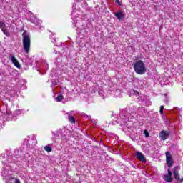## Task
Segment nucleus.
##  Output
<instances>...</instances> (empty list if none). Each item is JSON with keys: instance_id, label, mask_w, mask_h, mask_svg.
<instances>
[{"instance_id": "nucleus-20", "label": "nucleus", "mask_w": 183, "mask_h": 183, "mask_svg": "<svg viewBox=\"0 0 183 183\" xmlns=\"http://www.w3.org/2000/svg\"><path fill=\"white\" fill-rule=\"evenodd\" d=\"M13 178H12V177H11V179H12Z\"/></svg>"}, {"instance_id": "nucleus-14", "label": "nucleus", "mask_w": 183, "mask_h": 183, "mask_svg": "<svg viewBox=\"0 0 183 183\" xmlns=\"http://www.w3.org/2000/svg\"><path fill=\"white\" fill-rule=\"evenodd\" d=\"M4 28H5V23L0 21V29H1V31H3Z\"/></svg>"}, {"instance_id": "nucleus-8", "label": "nucleus", "mask_w": 183, "mask_h": 183, "mask_svg": "<svg viewBox=\"0 0 183 183\" xmlns=\"http://www.w3.org/2000/svg\"><path fill=\"white\" fill-rule=\"evenodd\" d=\"M179 168V167H178V166H176L173 169V175H174V179H176V181H179V173L178 172Z\"/></svg>"}, {"instance_id": "nucleus-16", "label": "nucleus", "mask_w": 183, "mask_h": 183, "mask_svg": "<svg viewBox=\"0 0 183 183\" xmlns=\"http://www.w3.org/2000/svg\"><path fill=\"white\" fill-rule=\"evenodd\" d=\"M144 134H145V137H147V138L149 137V133L148 132V130H144Z\"/></svg>"}, {"instance_id": "nucleus-7", "label": "nucleus", "mask_w": 183, "mask_h": 183, "mask_svg": "<svg viewBox=\"0 0 183 183\" xmlns=\"http://www.w3.org/2000/svg\"><path fill=\"white\" fill-rule=\"evenodd\" d=\"M11 61L12 64H14V66H16V68L21 69V64H19V61H18V59H16L15 56H11Z\"/></svg>"}, {"instance_id": "nucleus-12", "label": "nucleus", "mask_w": 183, "mask_h": 183, "mask_svg": "<svg viewBox=\"0 0 183 183\" xmlns=\"http://www.w3.org/2000/svg\"><path fill=\"white\" fill-rule=\"evenodd\" d=\"M44 150L46 151V152H52V147L49 145H46L44 147Z\"/></svg>"}, {"instance_id": "nucleus-2", "label": "nucleus", "mask_w": 183, "mask_h": 183, "mask_svg": "<svg viewBox=\"0 0 183 183\" xmlns=\"http://www.w3.org/2000/svg\"><path fill=\"white\" fill-rule=\"evenodd\" d=\"M23 36V49L25 54H29L31 52V36L25 34V32L22 34Z\"/></svg>"}, {"instance_id": "nucleus-11", "label": "nucleus", "mask_w": 183, "mask_h": 183, "mask_svg": "<svg viewBox=\"0 0 183 183\" xmlns=\"http://www.w3.org/2000/svg\"><path fill=\"white\" fill-rule=\"evenodd\" d=\"M1 31L4 34V35H6V36H7L8 38H9V36H11V34L9 33V31H8V29H4Z\"/></svg>"}, {"instance_id": "nucleus-17", "label": "nucleus", "mask_w": 183, "mask_h": 183, "mask_svg": "<svg viewBox=\"0 0 183 183\" xmlns=\"http://www.w3.org/2000/svg\"><path fill=\"white\" fill-rule=\"evenodd\" d=\"M15 183H21V181L18 179H16Z\"/></svg>"}, {"instance_id": "nucleus-3", "label": "nucleus", "mask_w": 183, "mask_h": 183, "mask_svg": "<svg viewBox=\"0 0 183 183\" xmlns=\"http://www.w3.org/2000/svg\"><path fill=\"white\" fill-rule=\"evenodd\" d=\"M166 162L167 164V167L169 169H171L172 167V165H174V158L172 157V154H171V152H166Z\"/></svg>"}, {"instance_id": "nucleus-18", "label": "nucleus", "mask_w": 183, "mask_h": 183, "mask_svg": "<svg viewBox=\"0 0 183 183\" xmlns=\"http://www.w3.org/2000/svg\"><path fill=\"white\" fill-rule=\"evenodd\" d=\"M117 4H118L119 5H121V2L119 1V0H116Z\"/></svg>"}, {"instance_id": "nucleus-10", "label": "nucleus", "mask_w": 183, "mask_h": 183, "mask_svg": "<svg viewBox=\"0 0 183 183\" xmlns=\"http://www.w3.org/2000/svg\"><path fill=\"white\" fill-rule=\"evenodd\" d=\"M68 115V120L69 121V122H71V124H75V118L74 117V116H72V114H70L69 113H67Z\"/></svg>"}, {"instance_id": "nucleus-13", "label": "nucleus", "mask_w": 183, "mask_h": 183, "mask_svg": "<svg viewBox=\"0 0 183 183\" xmlns=\"http://www.w3.org/2000/svg\"><path fill=\"white\" fill-rule=\"evenodd\" d=\"M62 99H64V96L62 94L57 96V97L56 98V101L57 102H61V101H62Z\"/></svg>"}, {"instance_id": "nucleus-15", "label": "nucleus", "mask_w": 183, "mask_h": 183, "mask_svg": "<svg viewBox=\"0 0 183 183\" xmlns=\"http://www.w3.org/2000/svg\"><path fill=\"white\" fill-rule=\"evenodd\" d=\"M160 114L162 115L164 114V106L160 107Z\"/></svg>"}, {"instance_id": "nucleus-1", "label": "nucleus", "mask_w": 183, "mask_h": 183, "mask_svg": "<svg viewBox=\"0 0 183 183\" xmlns=\"http://www.w3.org/2000/svg\"><path fill=\"white\" fill-rule=\"evenodd\" d=\"M134 70L137 74V75H143L147 72V68L145 67V64L144 61L139 60L134 63Z\"/></svg>"}, {"instance_id": "nucleus-9", "label": "nucleus", "mask_w": 183, "mask_h": 183, "mask_svg": "<svg viewBox=\"0 0 183 183\" xmlns=\"http://www.w3.org/2000/svg\"><path fill=\"white\" fill-rule=\"evenodd\" d=\"M114 15L116 18L119 19V21H121V19H124L125 18V16H124V13H122V11L115 13Z\"/></svg>"}, {"instance_id": "nucleus-5", "label": "nucleus", "mask_w": 183, "mask_h": 183, "mask_svg": "<svg viewBox=\"0 0 183 183\" xmlns=\"http://www.w3.org/2000/svg\"><path fill=\"white\" fill-rule=\"evenodd\" d=\"M135 154H136V158H137L139 161H141V162H147V159L145 158V156H144L141 152L137 151Z\"/></svg>"}, {"instance_id": "nucleus-4", "label": "nucleus", "mask_w": 183, "mask_h": 183, "mask_svg": "<svg viewBox=\"0 0 183 183\" xmlns=\"http://www.w3.org/2000/svg\"><path fill=\"white\" fill-rule=\"evenodd\" d=\"M167 172L168 174L163 177V179L166 181V182H172V172H171V169H168Z\"/></svg>"}, {"instance_id": "nucleus-6", "label": "nucleus", "mask_w": 183, "mask_h": 183, "mask_svg": "<svg viewBox=\"0 0 183 183\" xmlns=\"http://www.w3.org/2000/svg\"><path fill=\"white\" fill-rule=\"evenodd\" d=\"M159 137L161 139H162V141H166V139H168V138L169 137V133L165 130H162L159 133Z\"/></svg>"}, {"instance_id": "nucleus-19", "label": "nucleus", "mask_w": 183, "mask_h": 183, "mask_svg": "<svg viewBox=\"0 0 183 183\" xmlns=\"http://www.w3.org/2000/svg\"><path fill=\"white\" fill-rule=\"evenodd\" d=\"M178 181H179L180 182H183V178H182V179H179V180Z\"/></svg>"}]
</instances>
